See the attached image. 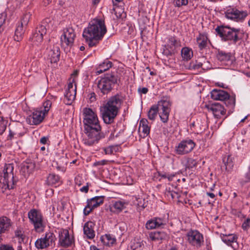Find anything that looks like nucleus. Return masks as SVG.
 Masks as SVG:
<instances>
[{
    "label": "nucleus",
    "mask_w": 250,
    "mask_h": 250,
    "mask_svg": "<svg viewBox=\"0 0 250 250\" xmlns=\"http://www.w3.org/2000/svg\"><path fill=\"white\" fill-rule=\"evenodd\" d=\"M84 131L86 136L83 138L84 145L92 146L97 144L100 140L105 137V134L101 131V126L97 114L89 108L83 110Z\"/></svg>",
    "instance_id": "1"
},
{
    "label": "nucleus",
    "mask_w": 250,
    "mask_h": 250,
    "mask_svg": "<svg viewBox=\"0 0 250 250\" xmlns=\"http://www.w3.org/2000/svg\"><path fill=\"white\" fill-rule=\"evenodd\" d=\"M125 99V96L122 93L119 92L107 100L101 109L105 124H111L114 122Z\"/></svg>",
    "instance_id": "2"
},
{
    "label": "nucleus",
    "mask_w": 250,
    "mask_h": 250,
    "mask_svg": "<svg viewBox=\"0 0 250 250\" xmlns=\"http://www.w3.org/2000/svg\"><path fill=\"white\" fill-rule=\"evenodd\" d=\"M106 32L104 20L94 19L89 22L88 27L84 29L83 36L89 47H91L97 46Z\"/></svg>",
    "instance_id": "3"
},
{
    "label": "nucleus",
    "mask_w": 250,
    "mask_h": 250,
    "mask_svg": "<svg viewBox=\"0 0 250 250\" xmlns=\"http://www.w3.org/2000/svg\"><path fill=\"white\" fill-rule=\"evenodd\" d=\"M215 30L222 41L233 45L241 43L245 33L240 28L225 25L218 26Z\"/></svg>",
    "instance_id": "4"
},
{
    "label": "nucleus",
    "mask_w": 250,
    "mask_h": 250,
    "mask_svg": "<svg viewBox=\"0 0 250 250\" xmlns=\"http://www.w3.org/2000/svg\"><path fill=\"white\" fill-rule=\"evenodd\" d=\"M118 81V77L115 73H106L98 81L97 86L103 95L107 94L112 90Z\"/></svg>",
    "instance_id": "5"
},
{
    "label": "nucleus",
    "mask_w": 250,
    "mask_h": 250,
    "mask_svg": "<svg viewBox=\"0 0 250 250\" xmlns=\"http://www.w3.org/2000/svg\"><path fill=\"white\" fill-rule=\"evenodd\" d=\"M172 102L169 97H163L162 99L159 101L156 105L159 107V115L161 121L163 123H167L168 121L169 113L170 112V107Z\"/></svg>",
    "instance_id": "6"
},
{
    "label": "nucleus",
    "mask_w": 250,
    "mask_h": 250,
    "mask_svg": "<svg viewBox=\"0 0 250 250\" xmlns=\"http://www.w3.org/2000/svg\"><path fill=\"white\" fill-rule=\"evenodd\" d=\"M28 217L36 231L43 230L45 226L43 224V217L40 210L35 208L30 209L28 213Z\"/></svg>",
    "instance_id": "7"
},
{
    "label": "nucleus",
    "mask_w": 250,
    "mask_h": 250,
    "mask_svg": "<svg viewBox=\"0 0 250 250\" xmlns=\"http://www.w3.org/2000/svg\"><path fill=\"white\" fill-rule=\"evenodd\" d=\"M49 27L46 20H43L36 28L30 40L36 45L38 46L43 41V36L46 35L47 30Z\"/></svg>",
    "instance_id": "8"
},
{
    "label": "nucleus",
    "mask_w": 250,
    "mask_h": 250,
    "mask_svg": "<svg viewBox=\"0 0 250 250\" xmlns=\"http://www.w3.org/2000/svg\"><path fill=\"white\" fill-rule=\"evenodd\" d=\"M196 146V143L191 139L187 138L182 140L175 146V153L179 155H184L191 152Z\"/></svg>",
    "instance_id": "9"
},
{
    "label": "nucleus",
    "mask_w": 250,
    "mask_h": 250,
    "mask_svg": "<svg viewBox=\"0 0 250 250\" xmlns=\"http://www.w3.org/2000/svg\"><path fill=\"white\" fill-rule=\"evenodd\" d=\"M167 44L164 46L163 54L167 57L171 56L177 52V48L180 46V41L174 36L167 37Z\"/></svg>",
    "instance_id": "10"
},
{
    "label": "nucleus",
    "mask_w": 250,
    "mask_h": 250,
    "mask_svg": "<svg viewBox=\"0 0 250 250\" xmlns=\"http://www.w3.org/2000/svg\"><path fill=\"white\" fill-rule=\"evenodd\" d=\"M56 240V237L54 233L48 231L46 232L42 237L38 239L35 242V245L38 249H43L54 245Z\"/></svg>",
    "instance_id": "11"
},
{
    "label": "nucleus",
    "mask_w": 250,
    "mask_h": 250,
    "mask_svg": "<svg viewBox=\"0 0 250 250\" xmlns=\"http://www.w3.org/2000/svg\"><path fill=\"white\" fill-rule=\"evenodd\" d=\"M187 236L188 243L197 249L204 244L203 235L197 230L191 229L187 233Z\"/></svg>",
    "instance_id": "12"
},
{
    "label": "nucleus",
    "mask_w": 250,
    "mask_h": 250,
    "mask_svg": "<svg viewBox=\"0 0 250 250\" xmlns=\"http://www.w3.org/2000/svg\"><path fill=\"white\" fill-rule=\"evenodd\" d=\"M247 11H240L236 8H229L225 12V17L236 22H242L248 16Z\"/></svg>",
    "instance_id": "13"
},
{
    "label": "nucleus",
    "mask_w": 250,
    "mask_h": 250,
    "mask_svg": "<svg viewBox=\"0 0 250 250\" xmlns=\"http://www.w3.org/2000/svg\"><path fill=\"white\" fill-rule=\"evenodd\" d=\"M74 243L73 236H70L67 229H62L59 233V244L61 246L67 248Z\"/></svg>",
    "instance_id": "14"
},
{
    "label": "nucleus",
    "mask_w": 250,
    "mask_h": 250,
    "mask_svg": "<svg viewBox=\"0 0 250 250\" xmlns=\"http://www.w3.org/2000/svg\"><path fill=\"white\" fill-rule=\"evenodd\" d=\"M35 168V162L30 158H28L21 164L20 172L25 178H26L34 171Z\"/></svg>",
    "instance_id": "15"
},
{
    "label": "nucleus",
    "mask_w": 250,
    "mask_h": 250,
    "mask_svg": "<svg viewBox=\"0 0 250 250\" xmlns=\"http://www.w3.org/2000/svg\"><path fill=\"white\" fill-rule=\"evenodd\" d=\"M14 166L12 164L5 165L3 169V180L14 186L18 180L14 177Z\"/></svg>",
    "instance_id": "16"
},
{
    "label": "nucleus",
    "mask_w": 250,
    "mask_h": 250,
    "mask_svg": "<svg viewBox=\"0 0 250 250\" xmlns=\"http://www.w3.org/2000/svg\"><path fill=\"white\" fill-rule=\"evenodd\" d=\"M75 37L74 30L71 27L66 28L64 29L63 34L61 38L62 43L66 46L72 45Z\"/></svg>",
    "instance_id": "17"
},
{
    "label": "nucleus",
    "mask_w": 250,
    "mask_h": 250,
    "mask_svg": "<svg viewBox=\"0 0 250 250\" xmlns=\"http://www.w3.org/2000/svg\"><path fill=\"white\" fill-rule=\"evenodd\" d=\"M207 107L212 112L216 118L220 119L226 114V110L223 105L218 103L215 102L208 105Z\"/></svg>",
    "instance_id": "18"
},
{
    "label": "nucleus",
    "mask_w": 250,
    "mask_h": 250,
    "mask_svg": "<svg viewBox=\"0 0 250 250\" xmlns=\"http://www.w3.org/2000/svg\"><path fill=\"white\" fill-rule=\"evenodd\" d=\"M220 237L224 243L228 246H231L234 250H237L238 237L234 234H224L221 233Z\"/></svg>",
    "instance_id": "19"
},
{
    "label": "nucleus",
    "mask_w": 250,
    "mask_h": 250,
    "mask_svg": "<svg viewBox=\"0 0 250 250\" xmlns=\"http://www.w3.org/2000/svg\"><path fill=\"white\" fill-rule=\"evenodd\" d=\"M44 116L45 114L42 111L35 110L28 116L27 119L30 125H38L42 122Z\"/></svg>",
    "instance_id": "20"
},
{
    "label": "nucleus",
    "mask_w": 250,
    "mask_h": 250,
    "mask_svg": "<svg viewBox=\"0 0 250 250\" xmlns=\"http://www.w3.org/2000/svg\"><path fill=\"white\" fill-rule=\"evenodd\" d=\"M95 226V223L91 221H88L84 224L83 230V233L87 238L92 239L94 238L95 236V232L94 229Z\"/></svg>",
    "instance_id": "21"
},
{
    "label": "nucleus",
    "mask_w": 250,
    "mask_h": 250,
    "mask_svg": "<svg viewBox=\"0 0 250 250\" xmlns=\"http://www.w3.org/2000/svg\"><path fill=\"white\" fill-rule=\"evenodd\" d=\"M126 203L124 201H112L109 206V210L113 213L118 214L126 208Z\"/></svg>",
    "instance_id": "22"
},
{
    "label": "nucleus",
    "mask_w": 250,
    "mask_h": 250,
    "mask_svg": "<svg viewBox=\"0 0 250 250\" xmlns=\"http://www.w3.org/2000/svg\"><path fill=\"white\" fill-rule=\"evenodd\" d=\"M210 96L213 100L223 101L229 97V93L223 90L214 89L210 92Z\"/></svg>",
    "instance_id": "23"
},
{
    "label": "nucleus",
    "mask_w": 250,
    "mask_h": 250,
    "mask_svg": "<svg viewBox=\"0 0 250 250\" xmlns=\"http://www.w3.org/2000/svg\"><path fill=\"white\" fill-rule=\"evenodd\" d=\"M150 127L148 125L146 119H142L140 121L139 131L140 136L143 138L146 137L150 133Z\"/></svg>",
    "instance_id": "24"
},
{
    "label": "nucleus",
    "mask_w": 250,
    "mask_h": 250,
    "mask_svg": "<svg viewBox=\"0 0 250 250\" xmlns=\"http://www.w3.org/2000/svg\"><path fill=\"white\" fill-rule=\"evenodd\" d=\"M48 57L50 62L57 63L60 60V49L58 46H53L48 53Z\"/></svg>",
    "instance_id": "25"
},
{
    "label": "nucleus",
    "mask_w": 250,
    "mask_h": 250,
    "mask_svg": "<svg viewBox=\"0 0 250 250\" xmlns=\"http://www.w3.org/2000/svg\"><path fill=\"white\" fill-rule=\"evenodd\" d=\"M11 220L6 217L2 216L0 217V234L6 233L8 231L10 228L12 226Z\"/></svg>",
    "instance_id": "26"
},
{
    "label": "nucleus",
    "mask_w": 250,
    "mask_h": 250,
    "mask_svg": "<svg viewBox=\"0 0 250 250\" xmlns=\"http://www.w3.org/2000/svg\"><path fill=\"white\" fill-rule=\"evenodd\" d=\"M209 41L206 33H199L196 37V42L200 51L206 49L208 45V42Z\"/></svg>",
    "instance_id": "27"
},
{
    "label": "nucleus",
    "mask_w": 250,
    "mask_h": 250,
    "mask_svg": "<svg viewBox=\"0 0 250 250\" xmlns=\"http://www.w3.org/2000/svg\"><path fill=\"white\" fill-rule=\"evenodd\" d=\"M46 183L48 186L57 187L62 184L60 177L55 173L49 174L46 180Z\"/></svg>",
    "instance_id": "28"
},
{
    "label": "nucleus",
    "mask_w": 250,
    "mask_h": 250,
    "mask_svg": "<svg viewBox=\"0 0 250 250\" xmlns=\"http://www.w3.org/2000/svg\"><path fill=\"white\" fill-rule=\"evenodd\" d=\"M222 161L226 170L228 172H230L234 166L233 158L230 155L226 154L223 156Z\"/></svg>",
    "instance_id": "29"
},
{
    "label": "nucleus",
    "mask_w": 250,
    "mask_h": 250,
    "mask_svg": "<svg viewBox=\"0 0 250 250\" xmlns=\"http://www.w3.org/2000/svg\"><path fill=\"white\" fill-rule=\"evenodd\" d=\"M175 174L164 171H157L154 174V177L161 181L162 179H167L168 181L170 182L173 180Z\"/></svg>",
    "instance_id": "30"
},
{
    "label": "nucleus",
    "mask_w": 250,
    "mask_h": 250,
    "mask_svg": "<svg viewBox=\"0 0 250 250\" xmlns=\"http://www.w3.org/2000/svg\"><path fill=\"white\" fill-rule=\"evenodd\" d=\"M26 27V26L19 23L15 32L14 40L15 41L20 42L22 40Z\"/></svg>",
    "instance_id": "31"
},
{
    "label": "nucleus",
    "mask_w": 250,
    "mask_h": 250,
    "mask_svg": "<svg viewBox=\"0 0 250 250\" xmlns=\"http://www.w3.org/2000/svg\"><path fill=\"white\" fill-rule=\"evenodd\" d=\"M104 196H95L91 199H87V202L93 208H95L103 204L104 201Z\"/></svg>",
    "instance_id": "32"
},
{
    "label": "nucleus",
    "mask_w": 250,
    "mask_h": 250,
    "mask_svg": "<svg viewBox=\"0 0 250 250\" xmlns=\"http://www.w3.org/2000/svg\"><path fill=\"white\" fill-rule=\"evenodd\" d=\"M149 237L152 241H159L166 239L167 235L164 231H155L149 234Z\"/></svg>",
    "instance_id": "33"
},
{
    "label": "nucleus",
    "mask_w": 250,
    "mask_h": 250,
    "mask_svg": "<svg viewBox=\"0 0 250 250\" xmlns=\"http://www.w3.org/2000/svg\"><path fill=\"white\" fill-rule=\"evenodd\" d=\"M235 95L230 96L229 94V97L223 101L226 106L229 109V114L232 113L233 111L235 106Z\"/></svg>",
    "instance_id": "34"
},
{
    "label": "nucleus",
    "mask_w": 250,
    "mask_h": 250,
    "mask_svg": "<svg viewBox=\"0 0 250 250\" xmlns=\"http://www.w3.org/2000/svg\"><path fill=\"white\" fill-rule=\"evenodd\" d=\"M113 63L108 59H105L102 63H100L97 68L96 73L101 74L105 71L108 70L112 66Z\"/></svg>",
    "instance_id": "35"
},
{
    "label": "nucleus",
    "mask_w": 250,
    "mask_h": 250,
    "mask_svg": "<svg viewBox=\"0 0 250 250\" xmlns=\"http://www.w3.org/2000/svg\"><path fill=\"white\" fill-rule=\"evenodd\" d=\"M217 60L220 62H228L231 60L232 55L230 52L218 50L216 54Z\"/></svg>",
    "instance_id": "36"
},
{
    "label": "nucleus",
    "mask_w": 250,
    "mask_h": 250,
    "mask_svg": "<svg viewBox=\"0 0 250 250\" xmlns=\"http://www.w3.org/2000/svg\"><path fill=\"white\" fill-rule=\"evenodd\" d=\"M76 91L73 89L72 91L66 90L64 94L63 102L67 105H70L75 99Z\"/></svg>",
    "instance_id": "37"
},
{
    "label": "nucleus",
    "mask_w": 250,
    "mask_h": 250,
    "mask_svg": "<svg viewBox=\"0 0 250 250\" xmlns=\"http://www.w3.org/2000/svg\"><path fill=\"white\" fill-rule=\"evenodd\" d=\"M100 239L103 245L108 246H112L116 242V239L110 234L102 236Z\"/></svg>",
    "instance_id": "38"
},
{
    "label": "nucleus",
    "mask_w": 250,
    "mask_h": 250,
    "mask_svg": "<svg viewBox=\"0 0 250 250\" xmlns=\"http://www.w3.org/2000/svg\"><path fill=\"white\" fill-rule=\"evenodd\" d=\"M181 56L184 61H188L193 57V51L189 47H184L181 50Z\"/></svg>",
    "instance_id": "39"
},
{
    "label": "nucleus",
    "mask_w": 250,
    "mask_h": 250,
    "mask_svg": "<svg viewBox=\"0 0 250 250\" xmlns=\"http://www.w3.org/2000/svg\"><path fill=\"white\" fill-rule=\"evenodd\" d=\"M154 222L155 228H164L168 222L167 218L165 216L161 217H154L153 218Z\"/></svg>",
    "instance_id": "40"
},
{
    "label": "nucleus",
    "mask_w": 250,
    "mask_h": 250,
    "mask_svg": "<svg viewBox=\"0 0 250 250\" xmlns=\"http://www.w3.org/2000/svg\"><path fill=\"white\" fill-rule=\"evenodd\" d=\"M159 112V107L155 104L152 105L147 112V116L149 120L154 121Z\"/></svg>",
    "instance_id": "41"
},
{
    "label": "nucleus",
    "mask_w": 250,
    "mask_h": 250,
    "mask_svg": "<svg viewBox=\"0 0 250 250\" xmlns=\"http://www.w3.org/2000/svg\"><path fill=\"white\" fill-rule=\"evenodd\" d=\"M15 237L18 239V242L20 244L24 243L26 236L24 233L22 229L18 228L14 231Z\"/></svg>",
    "instance_id": "42"
},
{
    "label": "nucleus",
    "mask_w": 250,
    "mask_h": 250,
    "mask_svg": "<svg viewBox=\"0 0 250 250\" xmlns=\"http://www.w3.org/2000/svg\"><path fill=\"white\" fill-rule=\"evenodd\" d=\"M31 16L32 13L31 12L26 11L22 15L19 23L27 27Z\"/></svg>",
    "instance_id": "43"
},
{
    "label": "nucleus",
    "mask_w": 250,
    "mask_h": 250,
    "mask_svg": "<svg viewBox=\"0 0 250 250\" xmlns=\"http://www.w3.org/2000/svg\"><path fill=\"white\" fill-rule=\"evenodd\" d=\"M14 188V186L6 181H0V192L4 193L6 189H11Z\"/></svg>",
    "instance_id": "44"
},
{
    "label": "nucleus",
    "mask_w": 250,
    "mask_h": 250,
    "mask_svg": "<svg viewBox=\"0 0 250 250\" xmlns=\"http://www.w3.org/2000/svg\"><path fill=\"white\" fill-rule=\"evenodd\" d=\"M250 182V166L248 167V171L245 173L244 178L240 181V183L244 185Z\"/></svg>",
    "instance_id": "45"
},
{
    "label": "nucleus",
    "mask_w": 250,
    "mask_h": 250,
    "mask_svg": "<svg viewBox=\"0 0 250 250\" xmlns=\"http://www.w3.org/2000/svg\"><path fill=\"white\" fill-rule=\"evenodd\" d=\"M198 164L196 160L192 158H188L186 164V168L188 169L196 167Z\"/></svg>",
    "instance_id": "46"
},
{
    "label": "nucleus",
    "mask_w": 250,
    "mask_h": 250,
    "mask_svg": "<svg viewBox=\"0 0 250 250\" xmlns=\"http://www.w3.org/2000/svg\"><path fill=\"white\" fill-rule=\"evenodd\" d=\"M9 133L7 136V140H12L15 135H17L18 137H22L24 135V133L19 132L17 130H15V131H13L12 130L9 129Z\"/></svg>",
    "instance_id": "47"
},
{
    "label": "nucleus",
    "mask_w": 250,
    "mask_h": 250,
    "mask_svg": "<svg viewBox=\"0 0 250 250\" xmlns=\"http://www.w3.org/2000/svg\"><path fill=\"white\" fill-rule=\"evenodd\" d=\"M118 147L117 146H110L104 148V151L105 154H112L114 152H117Z\"/></svg>",
    "instance_id": "48"
},
{
    "label": "nucleus",
    "mask_w": 250,
    "mask_h": 250,
    "mask_svg": "<svg viewBox=\"0 0 250 250\" xmlns=\"http://www.w3.org/2000/svg\"><path fill=\"white\" fill-rule=\"evenodd\" d=\"M52 104V102L50 100H46L43 103V110L42 112L45 115L49 111Z\"/></svg>",
    "instance_id": "49"
},
{
    "label": "nucleus",
    "mask_w": 250,
    "mask_h": 250,
    "mask_svg": "<svg viewBox=\"0 0 250 250\" xmlns=\"http://www.w3.org/2000/svg\"><path fill=\"white\" fill-rule=\"evenodd\" d=\"M7 123L8 121L7 120L4 119L3 117L0 116V129L1 130V133L5 131Z\"/></svg>",
    "instance_id": "50"
},
{
    "label": "nucleus",
    "mask_w": 250,
    "mask_h": 250,
    "mask_svg": "<svg viewBox=\"0 0 250 250\" xmlns=\"http://www.w3.org/2000/svg\"><path fill=\"white\" fill-rule=\"evenodd\" d=\"M173 3L176 7H180L188 4V0H173Z\"/></svg>",
    "instance_id": "51"
},
{
    "label": "nucleus",
    "mask_w": 250,
    "mask_h": 250,
    "mask_svg": "<svg viewBox=\"0 0 250 250\" xmlns=\"http://www.w3.org/2000/svg\"><path fill=\"white\" fill-rule=\"evenodd\" d=\"M6 18V14L2 13L0 14V33L3 30V25L5 22Z\"/></svg>",
    "instance_id": "52"
},
{
    "label": "nucleus",
    "mask_w": 250,
    "mask_h": 250,
    "mask_svg": "<svg viewBox=\"0 0 250 250\" xmlns=\"http://www.w3.org/2000/svg\"><path fill=\"white\" fill-rule=\"evenodd\" d=\"M154 222L153 221V218L148 220L146 224V227L147 229H156Z\"/></svg>",
    "instance_id": "53"
},
{
    "label": "nucleus",
    "mask_w": 250,
    "mask_h": 250,
    "mask_svg": "<svg viewBox=\"0 0 250 250\" xmlns=\"http://www.w3.org/2000/svg\"><path fill=\"white\" fill-rule=\"evenodd\" d=\"M75 83L74 79L69 80V83L68 84L67 88L66 90H74V91H76V84L75 83L74 85L73 83Z\"/></svg>",
    "instance_id": "54"
},
{
    "label": "nucleus",
    "mask_w": 250,
    "mask_h": 250,
    "mask_svg": "<svg viewBox=\"0 0 250 250\" xmlns=\"http://www.w3.org/2000/svg\"><path fill=\"white\" fill-rule=\"evenodd\" d=\"M93 209L94 208H93L92 207L87 203L86 206L83 209L84 215L85 216L88 215Z\"/></svg>",
    "instance_id": "55"
},
{
    "label": "nucleus",
    "mask_w": 250,
    "mask_h": 250,
    "mask_svg": "<svg viewBox=\"0 0 250 250\" xmlns=\"http://www.w3.org/2000/svg\"><path fill=\"white\" fill-rule=\"evenodd\" d=\"M172 193V194L171 198V199L174 200V199H178V202L183 203V201H182V200L179 199L181 198V195H180V192L174 191L173 190Z\"/></svg>",
    "instance_id": "56"
},
{
    "label": "nucleus",
    "mask_w": 250,
    "mask_h": 250,
    "mask_svg": "<svg viewBox=\"0 0 250 250\" xmlns=\"http://www.w3.org/2000/svg\"><path fill=\"white\" fill-rule=\"evenodd\" d=\"M250 228V218H247L242 224V228L244 230H248Z\"/></svg>",
    "instance_id": "57"
},
{
    "label": "nucleus",
    "mask_w": 250,
    "mask_h": 250,
    "mask_svg": "<svg viewBox=\"0 0 250 250\" xmlns=\"http://www.w3.org/2000/svg\"><path fill=\"white\" fill-rule=\"evenodd\" d=\"M0 250H14V248L10 244H1Z\"/></svg>",
    "instance_id": "58"
},
{
    "label": "nucleus",
    "mask_w": 250,
    "mask_h": 250,
    "mask_svg": "<svg viewBox=\"0 0 250 250\" xmlns=\"http://www.w3.org/2000/svg\"><path fill=\"white\" fill-rule=\"evenodd\" d=\"M137 205L138 207H141L142 208V209H144L145 208V207H146V204L145 202V199L142 198H139L138 199H137Z\"/></svg>",
    "instance_id": "59"
},
{
    "label": "nucleus",
    "mask_w": 250,
    "mask_h": 250,
    "mask_svg": "<svg viewBox=\"0 0 250 250\" xmlns=\"http://www.w3.org/2000/svg\"><path fill=\"white\" fill-rule=\"evenodd\" d=\"M107 162H108V161L106 160H103L100 161H97V162H95L93 164V166L97 167V166H104V165H106L107 164Z\"/></svg>",
    "instance_id": "60"
},
{
    "label": "nucleus",
    "mask_w": 250,
    "mask_h": 250,
    "mask_svg": "<svg viewBox=\"0 0 250 250\" xmlns=\"http://www.w3.org/2000/svg\"><path fill=\"white\" fill-rule=\"evenodd\" d=\"M203 63L200 62H196L195 63H193L192 65H190V67H192L194 69H197L200 67H202Z\"/></svg>",
    "instance_id": "61"
},
{
    "label": "nucleus",
    "mask_w": 250,
    "mask_h": 250,
    "mask_svg": "<svg viewBox=\"0 0 250 250\" xmlns=\"http://www.w3.org/2000/svg\"><path fill=\"white\" fill-rule=\"evenodd\" d=\"M48 142H49V137L46 136L42 137L40 141V143L43 145L47 144Z\"/></svg>",
    "instance_id": "62"
},
{
    "label": "nucleus",
    "mask_w": 250,
    "mask_h": 250,
    "mask_svg": "<svg viewBox=\"0 0 250 250\" xmlns=\"http://www.w3.org/2000/svg\"><path fill=\"white\" fill-rule=\"evenodd\" d=\"M138 91L140 94H146L148 92V89L146 87H139Z\"/></svg>",
    "instance_id": "63"
},
{
    "label": "nucleus",
    "mask_w": 250,
    "mask_h": 250,
    "mask_svg": "<svg viewBox=\"0 0 250 250\" xmlns=\"http://www.w3.org/2000/svg\"><path fill=\"white\" fill-rule=\"evenodd\" d=\"M172 191L173 190L171 189L170 188H168L166 189L165 194L169 199L171 198Z\"/></svg>",
    "instance_id": "64"
}]
</instances>
